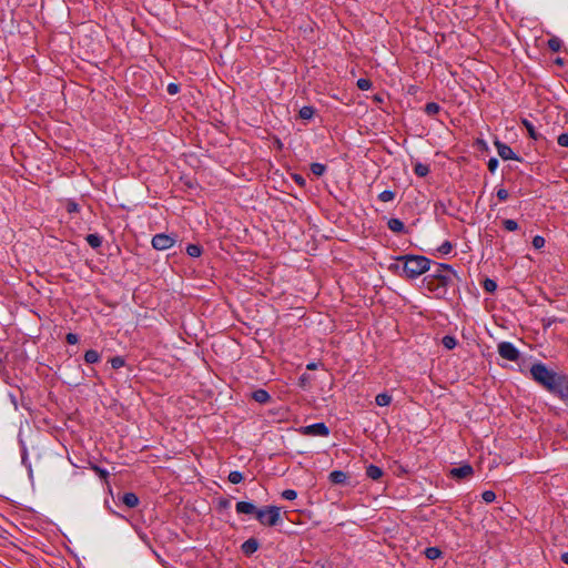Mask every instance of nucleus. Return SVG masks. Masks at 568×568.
Returning a JSON list of instances; mask_svg holds the SVG:
<instances>
[{"label":"nucleus","instance_id":"nucleus-15","mask_svg":"<svg viewBox=\"0 0 568 568\" xmlns=\"http://www.w3.org/2000/svg\"><path fill=\"white\" fill-rule=\"evenodd\" d=\"M365 473H366V476L373 480H379L384 475L383 469L374 464H369L366 467Z\"/></svg>","mask_w":568,"mask_h":568},{"label":"nucleus","instance_id":"nucleus-18","mask_svg":"<svg viewBox=\"0 0 568 568\" xmlns=\"http://www.w3.org/2000/svg\"><path fill=\"white\" fill-rule=\"evenodd\" d=\"M388 229L395 233L405 232V225L399 219H390L388 220Z\"/></svg>","mask_w":568,"mask_h":568},{"label":"nucleus","instance_id":"nucleus-44","mask_svg":"<svg viewBox=\"0 0 568 568\" xmlns=\"http://www.w3.org/2000/svg\"><path fill=\"white\" fill-rule=\"evenodd\" d=\"M498 166V160L495 158L489 159L488 161V170L493 173Z\"/></svg>","mask_w":568,"mask_h":568},{"label":"nucleus","instance_id":"nucleus-50","mask_svg":"<svg viewBox=\"0 0 568 568\" xmlns=\"http://www.w3.org/2000/svg\"><path fill=\"white\" fill-rule=\"evenodd\" d=\"M560 559L564 564L568 565V551L567 552H562L561 556H560Z\"/></svg>","mask_w":568,"mask_h":568},{"label":"nucleus","instance_id":"nucleus-46","mask_svg":"<svg viewBox=\"0 0 568 568\" xmlns=\"http://www.w3.org/2000/svg\"><path fill=\"white\" fill-rule=\"evenodd\" d=\"M67 211L70 212V213L78 212L79 211V206H78L77 203H74L72 201H69L67 203Z\"/></svg>","mask_w":568,"mask_h":568},{"label":"nucleus","instance_id":"nucleus-4","mask_svg":"<svg viewBox=\"0 0 568 568\" xmlns=\"http://www.w3.org/2000/svg\"><path fill=\"white\" fill-rule=\"evenodd\" d=\"M557 372L549 369L545 364L537 363L530 368V374L538 384L545 387Z\"/></svg>","mask_w":568,"mask_h":568},{"label":"nucleus","instance_id":"nucleus-8","mask_svg":"<svg viewBox=\"0 0 568 568\" xmlns=\"http://www.w3.org/2000/svg\"><path fill=\"white\" fill-rule=\"evenodd\" d=\"M427 288L429 291H436L439 287H445L447 285V276L443 274L434 275L433 277H427Z\"/></svg>","mask_w":568,"mask_h":568},{"label":"nucleus","instance_id":"nucleus-14","mask_svg":"<svg viewBox=\"0 0 568 568\" xmlns=\"http://www.w3.org/2000/svg\"><path fill=\"white\" fill-rule=\"evenodd\" d=\"M328 479L333 485H345L347 483L348 476L345 471L333 470L329 474Z\"/></svg>","mask_w":568,"mask_h":568},{"label":"nucleus","instance_id":"nucleus-7","mask_svg":"<svg viewBox=\"0 0 568 568\" xmlns=\"http://www.w3.org/2000/svg\"><path fill=\"white\" fill-rule=\"evenodd\" d=\"M474 474V468L469 464H464L459 467H454L449 470V476L454 479H467Z\"/></svg>","mask_w":568,"mask_h":568},{"label":"nucleus","instance_id":"nucleus-35","mask_svg":"<svg viewBox=\"0 0 568 568\" xmlns=\"http://www.w3.org/2000/svg\"><path fill=\"white\" fill-rule=\"evenodd\" d=\"M112 368L118 369L124 366V358L121 356H114L110 359Z\"/></svg>","mask_w":568,"mask_h":568},{"label":"nucleus","instance_id":"nucleus-30","mask_svg":"<svg viewBox=\"0 0 568 568\" xmlns=\"http://www.w3.org/2000/svg\"><path fill=\"white\" fill-rule=\"evenodd\" d=\"M244 479V476L242 473L234 470L229 474V481L232 484H240Z\"/></svg>","mask_w":568,"mask_h":568},{"label":"nucleus","instance_id":"nucleus-33","mask_svg":"<svg viewBox=\"0 0 568 568\" xmlns=\"http://www.w3.org/2000/svg\"><path fill=\"white\" fill-rule=\"evenodd\" d=\"M442 343L447 349H453L457 344L455 337L449 335L444 336Z\"/></svg>","mask_w":568,"mask_h":568},{"label":"nucleus","instance_id":"nucleus-13","mask_svg":"<svg viewBox=\"0 0 568 568\" xmlns=\"http://www.w3.org/2000/svg\"><path fill=\"white\" fill-rule=\"evenodd\" d=\"M557 386L558 388L554 394L565 403H568V376L564 375L561 382Z\"/></svg>","mask_w":568,"mask_h":568},{"label":"nucleus","instance_id":"nucleus-32","mask_svg":"<svg viewBox=\"0 0 568 568\" xmlns=\"http://www.w3.org/2000/svg\"><path fill=\"white\" fill-rule=\"evenodd\" d=\"M326 168L324 164H321V163H313L311 165V171L313 174L317 175V176H321L324 174Z\"/></svg>","mask_w":568,"mask_h":568},{"label":"nucleus","instance_id":"nucleus-26","mask_svg":"<svg viewBox=\"0 0 568 568\" xmlns=\"http://www.w3.org/2000/svg\"><path fill=\"white\" fill-rule=\"evenodd\" d=\"M94 473L100 477V479H102L104 483L108 484V478H109V471L104 468H101L99 467L98 465H92L91 467Z\"/></svg>","mask_w":568,"mask_h":568},{"label":"nucleus","instance_id":"nucleus-41","mask_svg":"<svg viewBox=\"0 0 568 568\" xmlns=\"http://www.w3.org/2000/svg\"><path fill=\"white\" fill-rule=\"evenodd\" d=\"M532 245L535 248H541L544 247L545 245V239L540 235H536L534 239H532Z\"/></svg>","mask_w":568,"mask_h":568},{"label":"nucleus","instance_id":"nucleus-49","mask_svg":"<svg viewBox=\"0 0 568 568\" xmlns=\"http://www.w3.org/2000/svg\"><path fill=\"white\" fill-rule=\"evenodd\" d=\"M67 342L72 345L75 344L78 342V336L73 333H69L67 335Z\"/></svg>","mask_w":568,"mask_h":568},{"label":"nucleus","instance_id":"nucleus-28","mask_svg":"<svg viewBox=\"0 0 568 568\" xmlns=\"http://www.w3.org/2000/svg\"><path fill=\"white\" fill-rule=\"evenodd\" d=\"M186 253L192 257H199L202 254V248L196 244H189L186 247Z\"/></svg>","mask_w":568,"mask_h":568},{"label":"nucleus","instance_id":"nucleus-3","mask_svg":"<svg viewBox=\"0 0 568 568\" xmlns=\"http://www.w3.org/2000/svg\"><path fill=\"white\" fill-rule=\"evenodd\" d=\"M255 518L263 526H275L281 520V508L277 506H264L257 509Z\"/></svg>","mask_w":568,"mask_h":568},{"label":"nucleus","instance_id":"nucleus-23","mask_svg":"<svg viewBox=\"0 0 568 568\" xmlns=\"http://www.w3.org/2000/svg\"><path fill=\"white\" fill-rule=\"evenodd\" d=\"M85 240L92 248H98L102 244V239L98 234H89Z\"/></svg>","mask_w":568,"mask_h":568},{"label":"nucleus","instance_id":"nucleus-21","mask_svg":"<svg viewBox=\"0 0 568 568\" xmlns=\"http://www.w3.org/2000/svg\"><path fill=\"white\" fill-rule=\"evenodd\" d=\"M523 124L524 126L527 129V132L529 134V136L534 140H538L539 138H541V135L536 131L535 126L532 125L531 122H529L528 120L524 119L523 120Z\"/></svg>","mask_w":568,"mask_h":568},{"label":"nucleus","instance_id":"nucleus-22","mask_svg":"<svg viewBox=\"0 0 568 568\" xmlns=\"http://www.w3.org/2000/svg\"><path fill=\"white\" fill-rule=\"evenodd\" d=\"M375 402L381 407L388 406L392 402V396L388 393H382L376 396Z\"/></svg>","mask_w":568,"mask_h":568},{"label":"nucleus","instance_id":"nucleus-39","mask_svg":"<svg viewBox=\"0 0 568 568\" xmlns=\"http://www.w3.org/2000/svg\"><path fill=\"white\" fill-rule=\"evenodd\" d=\"M503 224L504 227L510 232L516 231L518 229V223L515 220H505Z\"/></svg>","mask_w":568,"mask_h":568},{"label":"nucleus","instance_id":"nucleus-10","mask_svg":"<svg viewBox=\"0 0 568 568\" xmlns=\"http://www.w3.org/2000/svg\"><path fill=\"white\" fill-rule=\"evenodd\" d=\"M497 148L498 155L504 160H517L518 158L515 155L514 151L510 146L497 141L495 143Z\"/></svg>","mask_w":568,"mask_h":568},{"label":"nucleus","instance_id":"nucleus-1","mask_svg":"<svg viewBox=\"0 0 568 568\" xmlns=\"http://www.w3.org/2000/svg\"><path fill=\"white\" fill-rule=\"evenodd\" d=\"M19 443L23 460L29 452L40 455L41 449L44 448V439L40 428H20Z\"/></svg>","mask_w":568,"mask_h":568},{"label":"nucleus","instance_id":"nucleus-24","mask_svg":"<svg viewBox=\"0 0 568 568\" xmlns=\"http://www.w3.org/2000/svg\"><path fill=\"white\" fill-rule=\"evenodd\" d=\"M99 359H100V355L94 349H89L84 354V361L89 364H94V363L99 362Z\"/></svg>","mask_w":568,"mask_h":568},{"label":"nucleus","instance_id":"nucleus-43","mask_svg":"<svg viewBox=\"0 0 568 568\" xmlns=\"http://www.w3.org/2000/svg\"><path fill=\"white\" fill-rule=\"evenodd\" d=\"M452 244L449 242H444L439 247L438 251L443 254H448L452 251Z\"/></svg>","mask_w":568,"mask_h":568},{"label":"nucleus","instance_id":"nucleus-9","mask_svg":"<svg viewBox=\"0 0 568 568\" xmlns=\"http://www.w3.org/2000/svg\"><path fill=\"white\" fill-rule=\"evenodd\" d=\"M260 548V542L256 538L252 537L245 540L242 546L241 550L246 557H251L254 552L257 551Z\"/></svg>","mask_w":568,"mask_h":568},{"label":"nucleus","instance_id":"nucleus-38","mask_svg":"<svg viewBox=\"0 0 568 568\" xmlns=\"http://www.w3.org/2000/svg\"><path fill=\"white\" fill-rule=\"evenodd\" d=\"M357 87H358V89L365 91V90L371 89L372 82L368 79L362 78V79L357 80Z\"/></svg>","mask_w":568,"mask_h":568},{"label":"nucleus","instance_id":"nucleus-54","mask_svg":"<svg viewBox=\"0 0 568 568\" xmlns=\"http://www.w3.org/2000/svg\"><path fill=\"white\" fill-rule=\"evenodd\" d=\"M296 182L303 183V179L302 178H296Z\"/></svg>","mask_w":568,"mask_h":568},{"label":"nucleus","instance_id":"nucleus-37","mask_svg":"<svg viewBox=\"0 0 568 568\" xmlns=\"http://www.w3.org/2000/svg\"><path fill=\"white\" fill-rule=\"evenodd\" d=\"M481 498L485 503L490 504L496 499V494L493 490H485L481 494Z\"/></svg>","mask_w":568,"mask_h":568},{"label":"nucleus","instance_id":"nucleus-52","mask_svg":"<svg viewBox=\"0 0 568 568\" xmlns=\"http://www.w3.org/2000/svg\"><path fill=\"white\" fill-rule=\"evenodd\" d=\"M311 426L320 427V426H325V425L323 423H315V424H312Z\"/></svg>","mask_w":568,"mask_h":568},{"label":"nucleus","instance_id":"nucleus-36","mask_svg":"<svg viewBox=\"0 0 568 568\" xmlns=\"http://www.w3.org/2000/svg\"><path fill=\"white\" fill-rule=\"evenodd\" d=\"M484 288H485L486 292L493 293V292L496 291L497 284H496V282L494 280L486 278L484 281Z\"/></svg>","mask_w":568,"mask_h":568},{"label":"nucleus","instance_id":"nucleus-20","mask_svg":"<svg viewBox=\"0 0 568 568\" xmlns=\"http://www.w3.org/2000/svg\"><path fill=\"white\" fill-rule=\"evenodd\" d=\"M424 554L427 559L435 560L442 557L443 551L438 547H427Z\"/></svg>","mask_w":568,"mask_h":568},{"label":"nucleus","instance_id":"nucleus-27","mask_svg":"<svg viewBox=\"0 0 568 568\" xmlns=\"http://www.w3.org/2000/svg\"><path fill=\"white\" fill-rule=\"evenodd\" d=\"M440 111V105L436 102H429L425 105V112L428 115H436Z\"/></svg>","mask_w":568,"mask_h":568},{"label":"nucleus","instance_id":"nucleus-51","mask_svg":"<svg viewBox=\"0 0 568 568\" xmlns=\"http://www.w3.org/2000/svg\"><path fill=\"white\" fill-rule=\"evenodd\" d=\"M307 368H308V369H315V368H316V364H314V363L308 364V365H307Z\"/></svg>","mask_w":568,"mask_h":568},{"label":"nucleus","instance_id":"nucleus-19","mask_svg":"<svg viewBox=\"0 0 568 568\" xmlns=\"http://www.w3.org/2000/svg\"><path fill=\"white\" fill-rule=\"evenodd\" d=\"M564 377V374H560V373H556L555 376H552V378L549 381V384H547L545 386V388L550 392V393H555L556 389L558 388V384L561 382Z\"/></svg>","mask_w":568,"mask_h":568},{"label":"nucleus","instance_id":"nucleus-42","mask_svg":"<svg viewBox=\"0 0 568 568\" xmlns=\"http://www.w3.org/2000/svg\"><path fill=\"white\" fill-rule=\"evenodd\" d=\"M557 143L560 146L568 148V133H561L557 139Z\"/></svg>","mask_w":568,"mask_h":568},{"label":"nucleus","instance_id":"nucleus-12","mask_svg":"<svg viewBox=\"0 0 568 568\" xmlns=\"http://www.w3.org/2000/svg\"><path fill=\"white\" fill-rule=\"evenodd\" d=\"M251 398L258 404H267L271 402V395L263 388L255 389L251 393Z\"/></svg>","mask_w":568,"mask_h":568},{"label":"nucleus","instance_id":"nucleus-45","mask_svg":"<svg viewBox=\"0 0 568 568\" xmlns=\"http://www.w3.org/2000/svg\"><path fill=\"white\" fill-rule=\"evenodd\" d=\"M497 197L500 201H506L508 199V191L506 189H499L497 191Z\"/></svg>","mask_w":568,"mask_h":568},{"label":"nucleus","instance_id":"nucleus-47","mask_svg":"<svg viewBox=\"0 0 568 568\" xmlns=\"http://www.w3.org/2000/svg\"><path fill=\"white\" fill-rule=\"evenodd\" d=\"M179 90H180V88H179V85H178V84H175V83H170V84L168 85V92H169L171 95L176 94V93L179 92Z\"/></svg>","mask_w":568,"mask_h":568},{"label":"nucleus","instance_id":"nucleus-6","mask_svg":"<svg viewBox=\"0 0 568 568\" xmlns=\"http://www.w3.org/2000/svg\"><path fill=\"white\" fill-rule=\"evenodd\" d=\"M498 353L503 358L511 362L517 361L519 357L517 348L509 342H501L498 345Z\"/></svg>","mask_w":568,"mask_h":568},{"label":"nucleus","instance_id":"nucleus-17","mask_svg":"<svg viewBox=\"0 0 568 568\" xmlns=\"http://www.w3.org/2000/svg\"><path fill=\"white\" fill-rule=\"evenodd\" d=\"M303 435L306 436H327L329 428H297Z\"/></svg>","mask_w":568,"mask_h":568},{"label":"nucleus","instance_id":"nucleus-48","mask_svg":"<svg viewBox=\"0 0 568 568\" xmlns=\"http://www.w3.org/2000/svg\"><path fill=\"white\" fill-rule=\"evenodd\" d=\"M231 503L226 498H221L219 500V509H227L230 507Z\"/></svg>","mask_w":568,"mask_h":568},{"label":"nucleus","instance_id":"nucleus-53","mask_svg":"<svg viewBox=\"0 0 568 568\" xmlns=\"http://www.w3.org/2000/svg\"><path fill=\"white\" fill-rule=\"evenodd\" d=\"M442 266H443V268H444V270H446V271H450V267H449V266H447V265H442Z\"/></svg>","mask_w":568,"mask_h":568},{"label":"nucleus","instance_id":"nucleus-11","mask_svg":"<svg viewBox=\"0 0 568 568\" xmlns=\"http://www.w3.org/2000/svg\"><path fill=\"white\" fill-rule=\"evenodd\" d=\"M235 509L237 514L254 515L256 517L258 508L250 501H239L235 505Z\"/></svg>","mask_w":568,"mask_h":568},{"label":"nucleus","instance_id":"nucleus-29","mask_svg":"<svg viewBox=\"0 0 568 568\" xmlns=\"http://www.w3.org/2000/svg\"><path fill=\"white\" fill-rule=\"evenodd\" d=\"M314 115V109L312 106H303L300 110V118L303 120H310Z\"/></svg>","mask_w":568,"mask_h":568},{"label":"nucleus","instance_id":"nucleus-31","mask_svg":"<svg viewBox=\"0 0 568 568\" xmlns=\"http://www.w3.org/2000/svg\"><path fill=\"white\" fill-rule=\"evenodd\" d=\"M394 197H395V193L390 190H385L382 193H379V195H378V199L382 202H390L394 200Z\"/></svg>","mask_w":568,"mask_h":568},{"label":"nucleus","instance_id":"nucleus-25","mask_svg":"<svg viewBox=\"0 0 568 568\" xmlns=\"http://www.w3.org/2000/svg\"><path fill=\"white\" fill-rule=\"evenodd\" d=\"M414 172L416 173V175L424 178L429 173V168L426 164L417 163L414 166Z\"/></svg>","mask_w":568,"mask_h":568},{"label":"nucleus","instance_id":"nucleus-40","mask_svg":"<svg viewBox=\"0 0 568 568\" xmlns=\"http://www.w3.org/2000/svg\"><path fill=\"white\" fill-rule=\"evenodd\" d=\"M282 497L286 500H294L297 497V493L294 489H285L282 491Z\"/></svg>","mask_w":568,"mask_h":568},{"label":"nucleus","instance_id":"nucleus-34","mask_svg":"<svg viewBox=\"0 0 568 568\" xmlns=\"http://www.w3.org/2000/svg\"><path fill=\"white\" fill-rule=\"evenodd\" d=\"M548 47L551 51L557 52L560 50L561 41L558 38H551L548 40Z\"/></svg>","mask_w":568,"mask_h":568},{"label":"nucleus","instance_id":"nucleus-2","mask_svg":"<svg viewBox=\"0 0 568 568\" xmlns=\"http://www.w3.org/2000/svg\"><path fill=\"white\" fill-rule=\"evenodd\" d=\"M404 261L403 272L408 278H415L429 270V260L420 255H406L398 257Z\"/></svg>","mask_w":568,"mask_h":568},{"label":"nucleus","instance_id":"nucleus-16","mask_svg":"<svg viewBox=\"0 0 568 568\" xmlns=\"http://www.w3.org/2000/svg\"><path fill=\"white\" fill-rule=\"evenodd\" d=\"M121 501L128 508H135L139 505V497L134 493H125L121 497Z\"/></svg>","mask_w":568,"mask_h":568},{"label":"nucleus","instance_id":"nucleus-5","mask_svg":"<svg viewBox=\"0 0 568 568\" xmlns=\"http://www.w3.org/2000/svg\"><path fill=\"white\" fill-rule=\"evenodd\" d=\"M174 243L175 239L164 233L156 234L152 239V246L159 251L168 250L172 247Z\"/></svg>","mask_w":568,"mask_h":568}]
</instances>
